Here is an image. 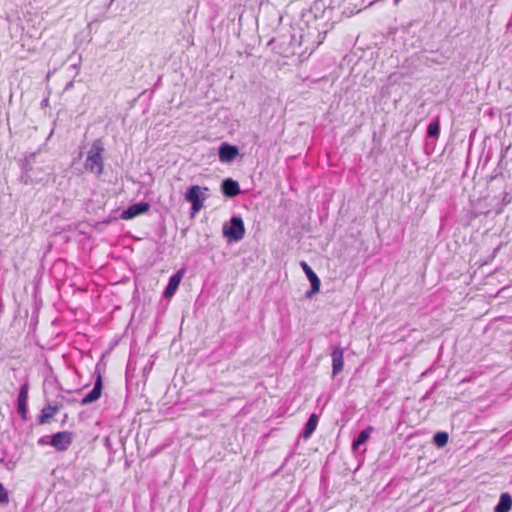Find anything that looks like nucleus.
Masks as SVG:
<instances>
[{
	"instance_id": "obj_1",
	"label": "nucleus",
	"mask_w": 512,
	"mask_h": 512,
	"mask_svg": "<svg viewBox=\"0 0 512 512\" xmlns=\"http://www.w3.org/2000/svg\"><path fill=\"white\" fill-rule=\"evenodd\" d=\"M104 152L103 141L101 139H95L87 152L84 163L85 169L96 176L102 175L104 169Z\"/></svg>"
},
{
	"instance_id": "obj_2",
	"label": "nucleus",
	"mask_w": 512,
	"mask_h": 512,
	"mask_svg": "<svg viewBox=\"0 0 512 512\" xmlns=\"http://www.w3.org/2000/svg\"><path fill=\"white\" fill-rule=\"evenodd\" d=\"M207 191V187H200L198 185H192L187 189L185 200L191 203L192 216L203 208L204 202L208 198Z\"/></svg>"
},
{
	"instance_id": "obj_3",
	"label": "nucleus",
	"mask_w": 512,
	"mask_h": 512,
	"mask_svg": "<svg viewBox=\"0 0 512 512\" xmlns=\"http://www.w3.org/2000/svg\"><path fill=\"white\" fill-rule=\"evenodd\" d=\"M245 234V226L240 216L234 215L229 221V225L223 226V235L229 242H238L243 239Z\"/></svg>"
},
{
	"instance_id": "obj_4",
	"label": "nucleus",
	"mask_w": 512,
	"mask_h": 512,
	"mask_svg": "<svg viewBox=\"0 0 512 512\" xmlns=\"http://www.w3.org/2000/svg\"><path fill=\"white\" fill-rule=\"evenodd\" d=\"M73 441V434L70 431H61L50 437L49 445L58 451H66Z\"/></svg>"
},
{
	"instance_id": "obj_5",
	"label": "nucleus",
	"mask_w": 512,
	"mask_h": 512,
	"mask_svg": "<svg viewBox=\"0 0 512 512\" xmlns=\"http://www.w3.org/2000/svg\"><path fill=\"white\" fill-rule=\"evenodd\" d=\"M29 388H30L29 382L25 381L21 385V387L19 389L18 397H17V411L23 420L27 419V413H28L27 400H28Z\"/></svg>"
},
{
	"instance_id": "obj_6",
	"label": "nucleus",
	"mask_w": 512,
	"mask_h": 512,
	"mask_svg": "<svg viewBox=\"0 0 512 512\" xmlns=\"http://www.w3.org/2000/svg\"><path fill=\"white\" fill-rule=\"evenodd\" d=\"M150 209L148 202L140 201L130 205L127 209L122 211L120 218L123 220H130L139 215L145 214Z\"/></svg>"
},
{
	"instance_id": "obj_7",
	"label": "nucleus",
	"mask_w": 512,
	"mask_h": 512,
	"mask_svg": "<svg viewBox=\"0 0 512 512\" xmlns=\"http://www.w3.org/2000/svg\"><path fill=\"white\" fill-rule=\"evenodd\" d=\"M300 265L310 281L311 289L306 292V297L311 298L314 294L319 292L321 282L316 273L305 261H302Z\"/></svg>"
},
{
	"instance_id": "obj_8",
	"label": "nucleus",
	"mask_w": 512,
	"mask_h": 512,
	"mask_svg": "<svg viewBox=\"0 0 512 512\" xmlns=\"http://www.w3.org/2000/svg\"><path fill=\"white\" fill-rule=\"evenodd\" d=\"M103 383L102 376L100 373L97 374L93 389L87 393L81 400V405H88L97 401L102 393Z\"/></svg>"
},
{
	"instance_id": "obj_9",
	"label": "nucleus",
	"mask_w": 512,
	"mask_h": 512,
	"mask_svg": "<svg viewBox=\"0 0 512 512\" xmlns=\"http://www.w3.org/2000/svg\"><path fill=\"white\" fill-rule=\"evenodd\" d=\"M239 154V149L237 146L222 143L218 149L219 160L222 163H230L232 162Z\"/></svg>"
},
{
	"instance_id": "obj_10",
	"label": "nucleus",
	"mask_w": 512,
	"mask_h": 512,
	"mask_svg": "<svg viewBox=\"0 0 512 512\" xmlns=\"http://www.w3.org/2000/svg\"><path fill=\"white\" fill-rule=\"evenodd\" d=\"M184 271H185L184 269H180L170 277L169 282H168V284L164 290V293H163V296L165 298H171L175 294V292L184 276Z\"/></svg>"
},
{
	"instance_id": "obj_11",
	"label": "nucleus",
	"mask_w": 512,
	"mask_h": 512,
	"mask_svg": "<svg viewBox=\"0 0 512 512\" xmlns=\"http://www.w3.org/2000/svg\"><path fill=\"white\" fill-rule=\"evenodd\" d=\"M221 191L227 198L236 197L241 193L239 183L232 178H226L222 181Z\"/></svg>"
},
{
	"instance_id": "obj_12",
	"label": "nucleus",
	"mask_w": 512,
	"mask_h": 512,
	"mask_svg": "<svg viewBox=\"0 0 512 512\" xmlns=\"http://www.w3.org/2000/svg\"><path fill=\"white\" fill-rule=\"evenodd\" d=\"M62 408V404H47L42 408L41 413L38 417V423L40 425L46 424L50 421L53 416L58 413Z\"/></svg>"
},
{
	"instance_id": "obj_13",
	"label": "nucleus",
	"mask_w": 512,
	"mask_h": 512,
	"mask_svg": "<svg viewBox=\"0 0 512 512\" xmlns=\"http://www.w3.org/2000/svg\"><path fill=\"white\" fill-rule=\"evenodd\" d=\"M344 350L341 347H336L331 353L332 356V374L336 376L343 370L344 360H343Z\"/></svg>"
},
{
	"instance_id": "obj_14",
	"label": "nucleus",
	"mask_w": 512,
	"mask_h": 512,
	"mask_svg": "<svg viewBox=\"0 0 512 512\" xmlns=\"http://www.w3.org/2000/svg\"><path fill=\"white\" fill-rule=\"evenodd\" d=\"M319 416L315 413H312L310 417L308 418L304 429L302 431V437L304 439H308L311 437V435L316 430L317 424H318Z\"/></svg>"
},
{
	"instance_id": "obj_15",
	"label": "nucleus",
	"mask_w": 512,
	"mask_h": 512,
	"mask_svg": "<svg viewBox=\"0 0 512 512\" xmlns=\"http://www.w3.org/2000/svg\"><path fill=\"white\" fill-rule=\"evenodd\" d=\"M35 155V153H31L30 155L26 156L22 162L23 173L21 178L25 184H29L32 182V178L30 175V171L32 170L31 161L34 159Z\"/></svg>"
},
{
	"instance_id": "obj_16",
	"label": "nucleus",
	"mask_w": 512,
	"mask_h": 512,
	"mask_svg": "<svg viewBox=\"0 0 512 512\" xmlns=\"http://www.w3.org/2000/svg\"><path fill=\"white\" fill-rule=\"evenodd\" d=\"M512 507V497L509 493H502L494 512H509Z\"/></svg>"
},
{
	"instance_id": "obj_17",
	"label": "nucleus",
	"mask_w": 512,
	"mask_h": 512,
	"mask_svg": "<svg viewBox=\"0 0 512 512\" xmlns=\"http://www.w3.org/2000/svg\"><path fill=\"white\" fill-rule=\"evenodd\" d=\"M372 431H373V427H371V426H368L367 428L360 431L357 438L354 439V441L352 443L353 450H357L360 445L364 444L369 439Z\"/></svg>"
},
{
	"instance_id": "obj_18",
	"label": "nucleus",
	"mask_w": 512,
	"mask_h": 512,
	"mask_svg": "<svg viewBox=\"0 0 512 512\" xmlns=\"http://www.w3.org/2000/svg\"><path fill=\"white\" fill-rule=\"evenodd\" d=\"M440 134V121L436 118L427 127V136L430 138H437Z\"/></svg>"
},
{
	"instance_id": "obj_19",
	"label": "nucleus",
	"mask_w": 512,
	"mask_h": 512,
	"mask_svg": "<svg viewBox=\"0 0 512 512\" xmlns=\"http://www.w3.org/2000/svg\"><path fill=\"white\" fill-rule=\"evenodd\" d=\"M448 438H449L448 433L437 432V433H435V435L433 437V442L437 447L441 448L447 444Z\"/></svg>"
},
{
	"instance_id": "obj_20",
	"label": "nucleus",
	"mask_w": 512,
	"mask_h": 512,
	"mask_svg": "<svg viewBox=\"0 0 512 512\" xmlns=\"http://www.w3.org/2000/svg\"><path fill=\"white\" fill-rule=\"evenodd\" d=\"M9 502V495L7 489L0 482V505H7Z\"/></svg>"
},
{
	"instance_id": "obj_21",
	"label": "nucleus",
	"mask_w": 512,
	"mask_h": 512,
	"mask_svg": "<svg viewBox=\"0 0 512 512\" xmlns=\"http://www.w3.org/2000/svg\"><path fill=\"white\" fill-rule=\"evenodd\" d=\"M48 438H49L48 436L41 437V438L38 440V444H40V445H46V444H49Z\"/></svg>"
},
{
	"instance_id": "obj_22",
	"label": "nucleus",
	"mask_w": 512,
	"mask_h": 512,
	"mask_svg": "<svg viewBox=\"0 0 512 512\" xmlns=\"http://www.w3.org/2000/svg\"><path fill=\"white\" fill-rule=\"evenodd\" d=\"M113 2H114V0H108L107 7H110Z\"/></svg>"
},
{
	"instance_id": "obj_23",
	"label": "nucleus",
	"mask_w": 512,
	"mask_h": 512,
	"mask_svg": "<svg viewBox=\"0 0 512 512\" xmlns=\"http://www.w3.org/2000/svg\"><path fill=\"white\" fill-rule=\"evenodd\" d=\"M73 86V83L72 82H69L67 85H66V89L70 88Z\"/></svg>"
},
{
	"instance_id": "obj_24",
	"label": "nucleus",
	"mask_w": 512,
	"mask_h": 512,
	"mask_svg": "<svg viewBox=\"0 0 512 512\" xmlns=\"http://www.w3.org/2000/svg\"><path fill=\"white\" fill-rule=\"evenodd\" d=\"M48 102L47 99H45L43 102H42V105H46V103Z\"/></svg>"
}]
</instances>
